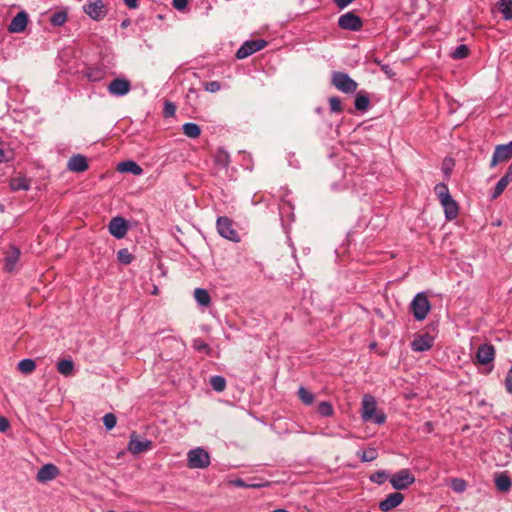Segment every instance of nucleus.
Listing matches in <instances>:
<instances>
[{
  "label": "nucleus",
  "instance_id": "obj_36",
  "mask_svg": "<svg viewBox=\"0 0 512 512\" xmlns=\"http://www.w3.org/2000/svg\"><path fill=\"white\" fill-rule=\"evenodd\" d=\"M317 412L323 417H330L334 414V409L330 402L323 401L319 403Z\"/></svg>",
  "mask_w": 512,
  "mask_h": 512
},
{
  "label": "nucleus",
  "instance_id": "obj_37",
  "mask_svg": "<svg viewBox=\"0 0 512 512\" xmlns=\"http://www.w3.org/2000/svg\"><path fill=\"white\" fill-rule=\"evenodd\" d=\"M214 159L216 164L222 167L228 166L230 162L229 154L223 149H219L216 152Z\"/></svg>",
  "mask_w": 512,
  "mask_h": 512
},
{
  "label": "nucleus",
  "instance_id": "obj_23",
  "mask_svg": "<svg viewBox=\"0 0 512 512\" xmlns=\"http://www.w3.org/2000/svg\"><path fill=\"white\" fill-rule=\"evenodd\" d=\"M495 486L501 492H508L511 489L512 481L510 477L505 473H499L495 476Z\"/></svg>",
  "mask_w": 512,
  "mask_h": 512
},
{
  "label": "nucleus",
  "instance_id": "obj_26",
  "mask_svg": "<svg viewBox=\"0 0 512 512\" xmlns=\"http://www.w3.org/2000/svg\"><path fill=\"white\" fill-rule=\"evenodd\" d=\"M194 298L201 306H208L211 302L210 295L206 289L196 288L194 290Z\"/></svg>",
  "mask_w": 512,
  "mask_h": 512
},
{
  "label": "nucleus",
  "instance_id": "obj_53",
  "mask_svg": "<svg viewBox=\"0 0 512 512\" xmlns=\"http://www.w3.org/2000/svg\"><path fill=\"white\" fill-rule=\"evenodd\" d=\"M9 426V421L5 417H2V432H5Z\"/></svg>",
  "mask_w": 512,
  "mask_h": 512
},
{
  "label": "nucleus",
  "instance_id": "obj_25",
  "mask_svg": "<svg viewBox=\"0 0 512 512\" xmlns=\"http://www.w3.org/2000/svg\"><path fill=\"white\" fill-rule=\"evenodd\" d=\"M498 9L505 20H512V0H498Z\"/></svg>",
  "mask_w": 512,
  "mask_h": 512
},
{
  "label": "nucleus",
  "instance_id": "obj_18",
  "mask_svg": "<svg viewBox=\"0 0 512 512\" xmlns=\"http://www.w3.org/2000/svg\"><path fill=\"white\" fill-rule=\"evenodd\" d=\"M28 24V14L25 11L18 12L12 19L8 26L10 33H21L23 32Z\"/></svg>",
  "mask_w": 512,
  "mask_h": 512
},
{
  "label": "nucleus",
  "instance_id": "obj_29",
  "mask_svg": "<svg viewBox=\"0 0 512 512\" xmlns=\"http://www.w3.org/2000/svg\"><path fill=\"white\" fill-rule=\"evenodd\" d=\"M10 188L13 191L28 190L29 189V181L25 177H22V176L12 178L10 180Z\"/></svg>",
  "mask_w": 512,
  "mask_h": 512
},
{
  "label": "nucleus",
  "instance_id": "obj_40",
  "mask_svg": "<svg viewBox=\"0 0 512 512\" xmlns=\"http://www.w3.org/2000/svg\"><path fill=\"white\" fill-rule=\"evenodd\" d=\"M388 477H389V475L386 471L380 470V471L373 473L370 476V481L375 484L381 485L388 479Z\"/></svg>",
  "mask_w": 512,
  "mask_h": 512
},
{
  "label": "nucleus",
  "instance_id": "obj_10",
  "mask_svg": "<svg viewBox=\"0 0 512 512\" xmlns=\"http://www.w3.org/2000/svg\"><path fill=\"white\" fill-rule=\"evenodd\" d=\"M338 26L343 30L359 31L363 27V22L353 11H349L338 18Z\"/></svg>",
  "mask_w": 512,
  "mask_h": 512
},
{
  "label": "nucleus",
  "instance_id": "obj_43",
  "mask_svg": "<svg viewBox=\"0 0 512 512\" xmlns=\"http://www.w3.org/2000/svg\"><path fill=\"white\" fill-rule=\"evenodd\" d=\"M193 348L199 352H204L206 354H209L210 352V347L208 346V344H206L203 340L201 339H194L193 340Z\"/></svg>",
  "mask_w": 512,
  "mask_h": 512
},
{
  "label": "nucleus",
  "instance_id": "obj_17",
  "mask_svg": "<svg viewBox=\"0 0 512 512\" xmlns=\"http://www.w3.org/2000/svg\"><path fill=\"white\" fill-rule=\"evenodd\" d=\"M433 343L434 338L430 334L424 333L414 338L411 343V348L416 352H424L429 350L433 346Z\"/></svg>",
  "mask_w": 512,
  "mask_h": 512
},
{
  "label": "nucleus",
  "instance_id": "obj_28",
  "mask_svg": "<svg viewBox=\"0 0 512 512\" xmlns=\"http://www.w3.org/2000/svg\"><path fill=\"white\" fill-rule=\"evenodd\" d=\"M74 369V363L70 359H62L57 363V370L60 374L64 376H69L72 374Z\"/></svg>",
  "mask_w": 512,
  "mask_h": 512
},
{
  "label": "nucleus",
  "instance_id": "obj_44",
  "mask_svg": "<svg viewBox=\"0 0 512 512\" xmlns=\"http://www.w3.org/2000/svg\"><path fill=\"white\" fill-rule=\"evenodd\" d=\"M329 104H330V110L333 113H341L342 112V105L341 101L338 97H330L329 98Z\"/></svg>",
  "mask_w": 512,
  "mask_h": 512
},
{
  "label": "nucleus",
  "instance_id": "obj_54",
  "mask_svg": "<svg viewBox=\"0 0 512 512\" xmlns=\"http://www.w3.org/2000/svg\"><path fill=\"white\" fill-rule=\"evenodd\" d=\"M505 175L512 180V163L509 165Z\"/></svg>",
  "mask_w": 512,
  "mask_h": 512
},
{
  "label": "nucleus",
  "instance_id": "obj_8",
  "mask_svg": "<svg viewBox=\"0 0 512 512\" xmlns=\"http://www.w3.org/2000/svg\"><path fill=\"white\" fill-rule=\"evenodd\" d=\"M21 251L18 247L11 245L5 252L3 258V269L8 273H13L20 267Z\"/></svg>",
  "mask_w": 512,
  "mask_h": 512
},
{
  "label": "nucleus",
  "instance_id": "obj_41",
  "mask_svg": "<svg viewBox=\"0 0 512 512\" xmlns=\"http://www.w3.org/2000/svg\"><path fill=\"white\" fill-rule=\"evenodd\" d=\"M469 49L466 45L462 44L456 47V49L452 52V57L454 59H464L468 56Z\"/></svg>",
  "mask_w": 512,
  "mask_h": 512
},
{
  "label": "nucleus",
  "instance_id": "obj_35",
  "mask_svg": "<svg viewBox=\"0 0 512 512\" xmlns=\"http://www.w3.org/2000/svg\"><path fill=\"white\" fill-rule=\"evenodd\" d=\"M355 108L359 111H365L369 104L370 100L369 97L365 94L358 93L355 97Z\"/></svg>",
  "mask_w": 512,
  "mask_h": 512
},
{
  "label": "nucleus",
  "instance_id": "obj_24",
  "mask_svg": "<svg viewBox=\"0 0 512 512\" xmlns=\"http://www.w3.org/2000/svg\"><path fill=\"white\" fill-rule=\"evenodd\" d=\"M510 182H512V180L504 174L494 187V190L491 193V199H497L504 192Z\"/></svg>",
  "mask_w": 512,
  "mask_h": 512
},
{
  "label": "nucleus",
  "instance_id": "obj_49",
  "mask_svg": "<svg viewBox=\"0 0 512 512\" xmlns=\"http://www.w3.org/2000/svg\"><path fill=\"white\" fill-rule=\"evenodd\" d=\"M172 5L176 10L182 11L188 5V0H173Z\"/></svg>",
  "mask_w": 512,
  "mask_h": 512
},
{
  "label": "nucleus",
  "instance_id": "obj_3",
  "mask_svg": "<svg viewBox=\"0 0 512 512\" xmlns=\"http://www.w3.org/2000/svg\"><path fill=\"white\" fill-rule=\"evenodd\" d=\"M210 465V454L202 447L191 449L187 453V466L190 469H205Z\"/></svg>",
  "mask_w": 512,
  "mask_h": 512
},
{
  "label": "nucleus",
  "instance_id": "obj_52",
  "mask_svg": "<svg viewBox=\"0 0 512 512\" xmlns=\"http://www.w3.org/2000/svg\"><path fill=\"white\" fill-rule=\"evenodd\" d=\"M125 5L130 9H135L138 6V0H123Z\"/></svg>",
  "mask_w": 512,
  "mask_h": 512
},
{
  "label": "nucleus",
  "instance_id": "obj_39",
  "mask_svg": "<svg viewBox=\"0 0 512 512\" xmlns=\"http://www.w3.org/2000/svg\"><path fill=\"white\" fill-rule=\"evenodd\" d=\"M450 487L453 491L462 493L466 490L467 483L463 479L453 478L450 482Z\"/></svg>",
  "mask_w": 512,
  "mask_h": 512
},
{
  "label": "nucleus",
  "instance_id": "obj_5",
  "mask_svg": "<svg viewBox=\"0 0 512 512\" xmlns=\"http://www.w3.org/2000/svg\"><path fill=\"white\" fill-rule=\"evenodd\" d=\"M389 481L395 490H404L415 482V476L405 468L393 474Z\"/></svg>",
  "mask_w": 512,
  "mask_h": 512
},
{
  "label": "nucleus",
  "instance_id": "obj_1",
  "mask_svg": "<svg viewBox=\"0 0 512 512\" xmlns=\"http://www.w3.org/2000/svg\"><path fill=\"white\" fill-rule=\"evenodd\" d=\"M435 189L438 193L440 203L444 208L445 217L448 220L455 219L458 216L459 208L456 201L450 195L448 187L445 184L441 183L438 184Z\"/></svg>",
  "mask_w": 512,
  "mask_h": 512
},
{
  "label": "nucleus",
  "instance_id": "obj_47",
  "mask_svg": "<svg viewBox=\"0 0 512 512\" xmlns=\"http://www.w3.org/2000/svg\"><path fill=\"white\" fill-rule=\"evenodd\" d=\"M234 485L237 486V487H242V488H259V487H262L264 486L263 484H246L244 482V480L242 479H236L234 481Z\"/></svg>",
  "mask_w": 512,
  "mask_h": 512
},
{
  "label": "nucleus",
  "instance_id": "obj_4",
  "mask_svg": "<svg viewBox=\"0 0 512 512\" xmlns=\"http://www.w3.org/2000/svg\"><path fill=\"white\" fill-rule=\"evenodd\" d=\"M430 309L431 304L426 294L423 292L417 293L410 304L413 317L418 321H423L430 312Z\"/></svg>",
  "mask_w": 512,
  "mask_h": 512
},
{
  "label": "nucleus",
  "instance_id": "obj_32",
  "mask_svg": "<svg viewBox=\"0 0 512 512\" xmlns=\"http://www.w3.org/2000/svg\"><path fill=\"white\" fill-rule=\"evenodd\" d=\"M49 20L53 26H62L67 20V12L64 10L56 11L51 14Z\"/></svg>",
  "mask_w": 512,
  "mask_h": 512
},
{
  "label": "nucleus",
  "instance_id": "obj_31",
  "mask_svg": "<svg viewBox=\"0 0 512 512\" xmlns=\"http://www.w3.org/2000/svg\"><path fill=\"white\" fill-rule=\"evenodd\" d=\"M18 370L23 374H30L36 368V363L34 360L26 358L19 361L17 365Z\"/></svg>",
  "mask_w": 512,
  "mask_h": 512
},
{
  "label": "nucleus",
  "instance_id": "obj_9",
  "mask_svg": "<svg viewBox=\"0 0 512 512\" xmlns=\"http://www.w3.org/2000/svg\"><path fill=\"white\" fill-rule=\"evenodd\" d=\"M333 85L344 93H353L357 89V83L346 73L334 72L332 75Z\"/></svg>",
  "mask_w": 512,
  "mask_h": 512
},
{
  "label": "nucleus",
  "instance_id": "obj_38",
  "mask_svg": "<svg viewBox=\"0 0 512 512\" xmlns=\"http://www.w3.org/2000/svg\"><path fill=\"white\" fill-rule=\"evenodd\" d=\"M117 259L120 263L127 265L133 261L134 257L127 248H123L117 252Z\"/></svg>",
  "mask_w": 512,
  "mask_h": 512
},
{
  "label": "nucleus",
  "instance_id": "obj_42",
  "mask_svg": "<svg viewBox=\"0 0 512 512\" xmlns=\"http://www.w3.org/2000/svg\"><path fill=\"white\" fill-rule=\"evenodd\" d=\"M117 422L116 416L113 413H107L103 417V424L107 430H111L115 427Z\"/></svg>",
  "mask_w": 512,
  "mask_h": 512
},
{
  "label": "nucleus",
  "instance_id": "obj_19",
  "mask_svg": "<svg viewBox=\"0 0 512 512\" xmlns=\"http://www.w3.org/2000/svg\"><path fill=\"white\" fill-rule=\"evenodd\" d=\"M404 501V495L400 492L389 494L384 500L379 503V508L382 512H388L396 508Z\"/></svg>",
  "mask_w": 512,
  "mask_h": 512
},
{
  "label": "nucleus",
  "instance_id": "obj_12",
  "mask_svg": "<svg viewBox=\"0 0 512 512\" xmlns=\"http://www.w3.org/2000/svg\"><path fill=\"white\" fill-rule=\"evenodd\" d=\"M512 158V141L507 144H499L495 147L490 168L496 167L499 163L507 162Z\"/></svg>",
  "mask_w": 512,
  "mask_h": 512
},
{
  "label": "nucleus",
  "instance_id": "obj_2",
  "mask_svg": "<svg viewBox=\"0 0 512 512\" xmlns=\"http://www.w3.org/2000/svg\"><path fill=\"white\" fill-rule=\"evenodd\" d=\"M377 402L371 395H364L362 399V419L364 421L373 420L376 424H383L386 416L383 413H376Z\"/></svg>",
  "mask_w": 512,
  "mask_h": 512
},
{
  "label": "nucleus",
  "instance_id": "obj_15",
  "mask_svg": "<svg viewBox=\"0 0 512 512\" xmlns=\"http://www.w3.org/2000/svg\"><path fill=\"white\" fill-rule=\"evenodd\" d=\"M130 89V81L124 78H116L108 86V92L118 97L128 94Z\"/></svg>",
  "mask_w": 512,
  "mask_h": 512
},
{
  "label": "nucleus",
  "instance_id": "obj_22",
  "mask_svg": "<svg viewBox=\"0 0 512 512\" xmlns=\"http://www.w3.org/2000/svg\"><path fill=\"white\" fill-rule=\"evenodd\" d=\"M117 170L122 173H131L133 175H140L143 172V169L132 160L120 162L117 166Z\"/></svg>",
  "mask_w": 512,
  "mask_h": 512
},
{
  "label": "nucleus",
  "instance_id": "obj_45",
  "mask_svg": "<svg viewBox=\"0 0 512 512\" xmlns=\"http://www.w3.org/2000/svg\"><path fill=\"white\" fill-rule=\"evenodd\" d=\"M374 63H376L381 70L389 77H394L395 73L393 72L392 68L388 64H383L378 58H375Z\"/></svg>",
  "mask_w": 512,
  "mask_h": 512
},
{
  "label": "nucleus",
  "instance_id": "obj_33",
  "mask_svg": "<svg viewBox=\"0 0 512 512\" xmlns=\"http://www.w3.org/2000/svg\"><path fill=\"white\" fill-rule=\"evenodd\" d=\"M297 395L299 399L305 404V405H311L314 402L315 396L313 393H311L309 390H307L305 387L301 386L298 391Z\"/></svg>",
  "mask_w": 512,
  "mask_h": 512
},
{
  "label": "nucleus",
  "instance_id": "obj_51",
  "mask_svg": "<svg viewBox=\"0 0 512 512\" xmlns=\"http://www.w3.org/2000/svg\"><path fill=\"white\" fill-rule=\"evenodd\" d=\"M279 209H280V213L283 214L286 211L288 212V211L292 210L293 206L289 201L283 200Z\"/></svg>",
  "mask_w": 512,
  "mask_h": 512
},
{
  "label": "nucleus",
  "instance_id": "obj_30",
  "mask_svg": "<svg viewBox=\"0 0 512 512\" xmlns=\"http://www.w3.org/2000/svg\"><path fill=\"white\" fill-rule=\"evenodd\" d=\"M356 454L362 462H371L378 457L377 449L373 447H370L366 450H359Z\"/></svg>",
  "mask_w": 512,
  "mask_h": 512
},
{
  "label": "nucleus",
  "instance_id": "obj_48",
  "mask_svg": "<svg viewBox=\"0 0 512 512\" xmlns=\"http://www.w3.org/2000/svg\"><path fill=\"white\" fill-rule=\"evenodd\" d=\"M175 106L171 102H166L164 107V114L166 117L173 116L175 114Z\"/></svg>",
  "mask_w": 512,
  "mask_h": 512
},
{
  "label": "nucleus",
  "instance_id": "obj_14",
  "mask_svg": "<svg viewBox=\"0 0 512 512\" xmlns=\"http://www.w3.org/2000/svg\"><path fill=\"white\" fill-rule=\"evenodd\" d=\"M109 233L117 239H122L127 234L128 226L123 217H113L108 224Z\"/></svg>",
  "mask_w": 512,
  "mask_h": 512
},
{
  "label": "nucleus",
  "instance_id": "obj_7",
  "mask_svg": "<svg viewBox=\"0 0 512 512\" xmlns=\"http://www.w3.org/2000/svg\"><path fill=\"white\" fill-rule=\"evenodd\" d=\"M83 10L95 21L104 19L108 12L103 0H88L83 6Z\"/></svg>",
  "mask_w": 512,
  "mask_h": 512
},
{
  "label": "nucleus",
  "instance_id": "obj_50",
  "mask_svg": "<svg viewBox=\"0 0 512 512\" xmlns=\"http://www.w3.org/2000/svg\"><path fill=\"white\" fill-rule=\"evenodd\" d=\"M505 386H506L507 391L510 394H512V365H511V368L509 369V371L507 373V376H506V379H505Z\"/></svg>",
  "mask_w": 512,
  "mask_h": 512
},
{
  "label": "nucleus",
  "instance_id": "obj_16",
  "mask_svg": "<svg viewBox=\"0 0 512 512\" xmlns=\"http://www.w3.org/2000/svg\"><path fill=\"white\" fill-rule=\"evenodd\" d=\"M58 467L52 463L43 465L37 472L36 479L40 483H46L55 479L59 475Z\"/></svg>",
  "mask_w": 512,
  "mask_h": 512
},
{
  "label": "nucleus",
  "instance_id": "obj_34",
  "mask_svg": "<svg viewBox=\"0 0 512 512\" xmlns=\"http://www.w3.org/2000/svg\"><path fill=\"white\" fill-rule=\"evenodd\" d=\"M210 385L216 392H222L226 388V380L222 376L215 375L210 378Z\"/></svg>",
  "mask_w": 512,
  "mask_h": 512
},
{
  "label": "nucleus",
  "instance_id": "obj_21",
  "mask_svg": "<svg viewBox=\"0 0 512 512\" xmlns=\"http://www.w3.org/2000/svg\"><path fill=\"white\" fill-rule=\"evenodd\" d=\"M67 167L73 172H84L88 169V163L84 156L77 154L69 159Z\"/></svg>",
  "mask_w": 512,
  "mask_h": 512
},
{
  "label": "nucleus",
  "instance_id": "obj_13",
  "mask_svg": "<svg viewBox=\"0 0 512 512\" xmlns=\"http://www.w3.org/2000/svg\"><path fill=\"white\" fill-rule=\"evenodd\" d=\"M151 448V440L140 438V436L136 432H133L130 435V440L127 446V449L130 453L137 455L149 451Z\"/></svg>",
  "mask_w": 512,
  "mask_h": 512
},
{
  "label": "nucleus",
  "instance_id": "obj_27",
  "mask_svg": "<svg viewBox=\"0 0 512 512\" xmlns=\"http://www.w3.org/2000/svg\"><path fill=\"white\" fill-rule=\"evenodd\" d=\"M182 130H183L184 135H186L187 137L192 138V139L199 137L201 134V129H200L199 125L192 123V122L185 123L182 126Z\"/></svg>",
  "mask_w": 512,
  "mask_h": 512
},
{
  "label": "nucleus",
  "instance_id": "obj_46",
  "mask_svg": "<svg viewBox=\"0 0 512 512\" xmlns=\"http://www.w3.org/2000/svg\"><path fill=\"white\" fill-rule=\"evenodd\" d=\"M221 89V85L218 81L207 82L205 85V90L211 93H215Z\"/></svg>",
  "mask_w": 512,
  "mask_h": 512
},
{
  "label": "nucleus",
  "instance_id": "obj_11",
  "mask_svg": "<svg viewBox=\"0 0 512 512\" xmlns=\"http://www.w3.org/2000/svg\"><path fill=\"white\" fill-rule=\"evenodd\" d=\"M267 46V42L263 39L248 40L236 52L237 59H245L253 53L260 51Z\"/></svg>",
  "mask_w": 512,
  "mask_h": 512
},
{
  "label": "nucleus",
  "instance_id": "obj_20",
  "mask_svg": "<svg viewBox=\"0 0 512 512\" xmlns=\"http://www.w3.org/2000/svg\"><path fill=\"white\" fill-rule=\"evenodd\" d=\"M495 357V349L490 344H482L479 346L476 358L478 362L482 365L489 364L494 360Z\"/></svg>",
  "mask_w": 512,
  "mask_h": 512
},
{
  "label": "nucleus",
  "instance_id": "obj_6",
  "mask_svg": "<svg viewBox=\"0 0 512 512\" xmlns=\"http://www.w3.org/2000/svg\"><path fill=\"white\" fill-rule=\"evenodd\" d=\"M217 231L219 234L230 241L239 242L240 237L238 232L233 228V222L226 216H220L216 222Z\"/></svg>",
  "mask_w": 512,
  "mask_h": 512
},
{
  "label": "nucleus",
  "instance_id": "obj_55",
  "mask_svg": "<svg viewBox=\"0 0 512 512\" xmlns=\"http://www.w3.org/2000/svg\"><path fill=\"white\" fill-rule=\"evenodd\" d=\"M1 157H2V162H3V161H9V159H10V157H9V156H7V155L4 153V151H3V150H2Z\"/></svg>",
  "mask_w": 512,
  "mask_h": 512
},
{
  "label": "nucleus",
  "instance_id": "obj_56",
  "mask_svg": "<svg viewBox=\"0 0 512 512\" xmlns=\"http://www.w3.org/2000/svg\"><path fill=\"white\" fill-rule=\"evenodd\" d=\"M273 512H288V511H287V510H285V509H276V510H274Z\"/></svg>",
  "mask_w": 512,
  "mask_h": 512
}]
</instances>
